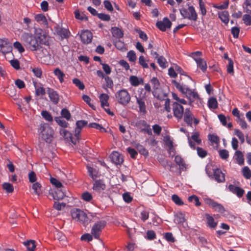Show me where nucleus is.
Instances as JSON below:
<instances>
[{"instance_id":"17","label":"nucleus","mask_w":251,"mask_h":251,"mask_svg":"<svg viewBox=\"0 0 251 251\" xmlns=\"http://www.w3.org/2000/svg\"><path fill=\"white\" fill-rule=\"evenodd\" d=\"M228 189L230 192L236 195L239 198H241L245 193L243 189L232 184L228 186Z\"/></svg>"},{"instance_id":"63","label":"nucleus","mask_w":251,"mask_h":251,"mask_svg":"<svg viewBox=\"0 0 251 251\" xmlns=\"http://www.w3.org/2000/svg\"><path fill=\"white\" fill-rule=\"evenodd\" d=\"M50 181L52 185H54L57 188H60L62 186V183L55 178L51 177L50 178Z\"/></svg>"},{"instance_id":"64","label":"nucleus","mask_w":251,"mask_h":251,"mask_svg":"<svg viewBox=\"0 0 251 251\" xmlns=\"http://www.w3.org/2000/svg\"><path fill=\"white\" fill-rule=\"evenodd\" d=\"M36 94L38 96H43L45 94V89L41 86H35Z\"/></svg>"},{"instance_id":"29","label":"nucleus","mask_w":251,"mask_h":251,"mask_svg":"<svg viewBox=\"0 0 251 251\" xmlns=\"http://www.w3.org/2000/svg\"><path fill=\"white\" fill-rule=\"evenodd\" d=\"M78 221L85 226L89 224L90 222V220L88 215L85 212L82 211V212H81V214H80V216L79 217V219Z\"/></svg>"},{"instance_id":"16","label":"nucleus","mask_w":251,"mask_h":251,"mask_svg":"<svg viewBox=\"0 0 251 251\" xmlns=\"http://www.w3.org/2000/svg\"><path fill=\"white\" fill-rule=\"evenodd\" d=\"M111 161L116 164H121L123 162V158L121 154L117 151H113L110 155Z\"/></svg>"},{"instance_id":"41","label":"nucleus","mask_w":251,"mask_h":251,"mask_svg":"<svg viewBox=\"0 0 251 251\" xmlns=\"http://www.w3.org/2000/svg\"><path fill=\"white\" fill-rule=\"evenodd\" d=\"M172 200L177 205H182L184 204L181 198L176 194H174L172 196Z\"/></svg>"},{"instance_id":"22","label":"nucleus","mask_w":251,"mask_h":251,"mask_svg":"<svg viewBox=\"0 0 251 251\" xmlns=\"http://www.w3.org/2000/svg\"><path fill=\"white\" fill-rule=\"evenodd\" d=\"M194 60L197 63V66L200 68L203 72H205L207 69V64L206 62L200 57L194 58Z\"/></svg>"},{"instance_id":"13","label":"nucleus","mask_w":251,"mask_h":251,"mask_svg":"<svg viewBox=\"0 0 251 251\" xmlns=\"http://www.w3.org/2000/svg\"><path fill=\"white\" fill-rule=\"evenodd\" d=\"M156 25L161 31H165L171 27L172 23L168 18H164L162 21H158Z\"/></svg>"},{"instance_id":"31","label":"nucleus","mask_w":251,"mask_h":251,"mask_svg":"<svg viewBox=\"0 0 251 251\" xmlns=\"http://www.w3.org/2000/svg\"><path fill=\"white\" fill-rule=\"evenodd\" d=\"M56 32L57 34L60 36L62 39L67 38L69 36L70 32L65 28H59Z\"/></svg>"},{"instance_id":"60","label":"nucleus","mask_w":251,"mask_h":251,"mask_svg":"<svg viewBox=\"0 0 251 251\" xmlns=\"http://www.w3.org/2000/svg\"><path fill=\"white\" fill-rule=\"evenodd\" d=\"M197 150L198 155L201 158L205 157L207 154V151L202 148L198 147Z\"/></svg>"},{"instance_id":"40","label":"nucleus","mask_w":251,"mask_h":251,"mask_svg":"<svg viewBox=\"0 0 251 251\" xmlns=\"http://www.w3.org/2000/svg\"><path fill=\"white\" fill-rule=\"evenodd\" d=\"M82 211H83L78 209L73 210L71 212L72 218L78 221Z\"/></svg>"},{"instance_id":"3","label":"nucleus","mask_w":251,"mask_h":251,"mask_svg":"<svg viewBox=\"0 0 251 251\" xmlns=\"http://www.w3.org/2000/svg\"><path fill=\"white\" fill-rule=\"evenodd\" d=\"M40 137L47 143H50L53 139L54 131L52 127L47 124L40 125L38 129Z\"/></svg>"},{"instance_id":"24","label":"nucleus","mask_w":251,"mask_h":251,"mask_svg":"<svg viewBox=\"0 0 251 251\" xmlns=\"http://www.w3.org/2000/svg\"><path fill=\"white\" fill-rule=\"evenodd\" d=\"M111 33L114 38L120 39L123 37L124 33L119 28L117 27H112Z\"/></svg>"},{"instance_id":"52","label":"nucleus","mask_w":251,"mask_h":251,"mask_svg":"<svg viewBox=\"0 0 251 251\" xmlns=\"http://www.w3.org/2000/svg\"><path fill=\"white\" fill-rule=\"evenodd\" d=\"M89 127L91 128H94L97 129H98L102 132H105V129L104 127H103L101 125L99 124L96 123H90L89 125Z\"/></svg>"},{"instance_id":"18","label":"nucleus","mask_w":251,"mask_h":251,"mask_svg":"<svg viewBox=\"0 0 251 251\" xmlns=\"http://www.w3.org/2000/svg\"><path fill=\"white\" fill-rule=\"evenodd\" d=\"M136 101L139 109V112L143 115L146 114L147 110L145 99L143 98L136 97Z\"/></svg>"},{"instance_id":"12","label":"nucleus","mask_w":251,"mask_h":251,"mask_svg":"<svg viewBox=\"0 0 251 251\" xmlns=\"http://www.w3.org/2000/svg\"><path fill=\"white\" fill-rule=\"evenodd\" d=\"M11 47L8 40L6 38L0 39V51L3 54L10 52Z\"/></svg>"},{"instance_id":"59","label":"nucleus","mask_w":251,"mask_h":251,"mask_svg":"<svg viewBox=\"0 0 251 251\" xmlns=\"http://www.w3.org/2000/svg\"><path fill=\"white\" fill-rule=\"evenodd\" d=\"M227 72L230 74L234 73L233 62L232 59H229L228 64L227 66Z\"/></svg>"},{"instance_id":"58","label":"nucleus","mask_w":251,"mask_h":251,"mask_svg":"<svg viewBox=\"0 0 251 251\" xmlns=\"http://www.w3.org/2000/svg\"><path fill=\"white\" fill-rule=\"evenodd\" d=\"M14 47L20 53H22L25 51V49L23 47L21 43L19 42L16 41L13 44Z\"/></svg>"},{"instance_id":"44","label":"nucleus","mask_w":251,"mask_h":251,"mask_svg":"<svg viewBox=\"0 0 251 251\" xmlns=\"http://www.w3.org/2000/svg\"><path fill=\"white\" fill-rule=\"evenodd\" d=\"M139 217L143 222L146 221L149 219V212L146 209L142 210L140 211Z\"/></svg>"},{"instance_id":"2","label":"nucleus","mask_w":251,"mask_h":251,"mask_svg":"<svg viewBox=\"0 0 251 251\" xmlns=\"http://www.w3.org/2000/svg\"><path fill=\"white\" fill-rule=\"evenodd\" d=\"M172 83L177 89L182 94H185L186 97L189 99L190 103L199 99L198 93L190 89L187 85L180 84L175 80H173Z\"/></svg>"},{"instance_id":"46","label":"nucleus","mask_w":251,"mask_h":251,"mask_svg":"<svg viewBox=\"0 0 251 251\" xmlns=\"http://www.w3.org/2000/svg\"><path fill=\"white\" fill-rule=\"evenodd\" d=\"M55 121L59 126L63 127H66L68 126V123L66 121L63 120L61 117H56L55 118Z\"/></svg>"},{"instance_id":"4","label":"nucleus","mask_w":251,"mask_h":251,"mask_svg":"<svg viewBox=\"0 0 251 251\" xmlns=\"http://www.w3.org/2000/svg\"><path fill=\"white\" fill-rule=\"evenodd\" d=\"M34 35L37 39L39 45H44L49 46L50 44L49 37L46 32L41 28H35L34 31Z\"/></svg>"},{"instance_id":"35","label":"nucleus","mask_w":251,"mask_h":251,"mask_svg":"<svg viewBox=\"0 0 251 251\" xmlns=\"http://www.w3.org/2000/svg\"><path fill=\"white\" fill-rule=\"evenodd\" d=\"M34 193L39 196L41 194V185L39 182H35L32 185Z\"/></svg>"},{"instance_id":"57","label":"nucleus","mask_w":251,"mask_h":251,"mask_svg":"<svg viewBox=\"0 0 251 251\" xmlns=\"http://www.w3.org/2000/svg\"><path fill=\"white\" fill-rule=\"evenodd\" d=\"M81 197L84 201L88 202L90 201L93 199L92 195L88 192L83 193Z\"/></svg>"},{"instance_id":"38","label":"nucleus","mask_w":251,"mask_h":251,"mask_svg":"<svg viewBox=\"0 0 251 251\" xmlns=\"http://www.w3.org/2000/svg\"><path fill=\"white\" fill-rule=\"evenodd\" d=\"M157 61L160 67L164 69L167 67V62L163 56H160L158 57L157 59Z\"/></svg>"},{"instance_id":"62","label":"nucleus","mask_w":251,"mask_h":251,"mask_svg":"<svg viewBox=\"0 0 251 251\" xmlns=\"http://www.w3.org/2000/svg\"><path fill=\"white\" fill-rule=\"evenodd\" d=\"M243 21L247 25H251V16L249 14H245L243 17Z\"/></svg>"},{"instance_id":"50","label":"nucleus","mask_w":251,"mask_h":251,"mask_svg":"<svg viewBox=\"0 0 251 251\" xmlns=\"http://www.w3.org/2000/svg\"><path fill=\"white\" fill-rule=\"evenodd\" d=\"M188 200L189 201L193 202L196 206H200L201 205L199 198L195 195L190 196L188 198Z\"/></svg>"},{"instance_id":"42","label":"nucleus","mask_w":251,"mask_h":251,"mask_svg":"<svg viewBox=\"0 0 251 251\" xmlns=\"http://www.w3.org/2000/svg\"><path fill=\"white\" fill-rule=\"evenodd\" d=\"M135 126L139 129L144 130L146 127L149 126L145 120H141L136 122Z\"/></svg>"},{"instance_id":"32","label":"nucleus","mask_w":251,"mask_h":251,"mask_svg":"<svg viewBox=\"0 0 251 251\" xmlns=\"http://www.w3.org/2000/svg\"><path fill=\"white\" fill-rule=\"evenodd\" d=\"M235 159L239 165H243L244 163V156L240 151H236L235 153Z\"/></svg>"},{"instance_id":"47","label":"nucleus","mask_w":251,"mask_h":251,"mask_svg":"<svg viewBox=\"0 0 251 251\" xmlns=\"http://www.w3.org/2000/svg\"><path fill=\"white\" fill-rule=\"evenodd\" d=\"M62 117L65 118L67 120H69L71 119V115L69 111L66 108H63L61 112Z\"/></svg>"},{"instance_id":"10","label":"nucleus","mask_w":251,"mask_h":251,"mask_svg":"<svg viewBox=\"0 0 251 251\" xmlns=\"http://www.w3.org/2000/svg\"><path fill=\"white\" fill-rule=\"evenodd\" d=\"M205 203L213 208L215 211L220 213H224L225 212V209L223 205L218 203L213 200L207 198L205 199Z\"/></svg>"},{"instance_id":"53","label":"nucleus","mask_w":251,"mask_h":251,"mask_svg":"<svg viewBox=\"0 0 251 251\" xmlns=\"http://www.w3.org/2000/svg\"><path fill=\"white\" fill-rule=\"evenodd\" d=\"M127 57L128 60L130 62H134L136 60V55L134 51L130 50L128 52Z\"/></svg>"},{"instance_id":"49","label":"nucleus","mask_w":251,"mask_h":251,"mask_svg":"<svg viewBox=\"0 0 251 251\" xmlns=\"http://www.w3.org/2000/svg\"><path fill=\"white\" fill-rule=\"evenodd\" d=\"M208 139L211 142L213 143L219 144L220 142V139L217 135L214 134L208 135Z\"/></svg>"},{"instance_id":"26","label":"nucleus","mask_w":251,"mask_h":251,"mask_svg":"<svg viewBox=\"0 0 251 251\" xmlns=\"http://www.w3.org/2000/svg\"><path fill=\"white\" fill-rule=\"evenodd\" d=\"M35 19L37 22L44 25H48L47 20L45 15L43 14L36 15L35 16Z\"/></svg>"},{"instance_id":"9","label":"nucleus","mask_w":251,"mask_h":251,"mask_svg":"<svg viewBox=\"0 0 251 251\" xmlns=\"http://www.w3.org/2000/svg\"><path fill=\"white\" fill-rule=\"evenodd\" d=\"M187 137L189 146L191 148L195 150V145H200L201 143V140L200 137V134L198 132H195L192 133L191 137H190L189 134H187Z\"/></svg>"},{"instance_id":"23","label":"nucleus","mask_w":251,"mask_h":251,"mask_svg":"<svg viewBox=\"0 0 251 251\" xmlns=\"http://www.w3.org/2000/svg\"><path fill=\"white\" fill-rule=\"evenodd\" d=\"M99 99L102 107L104 108L105 107H108L109 106V103L108 102L109 96L108 95L102 94L100 96Z\"/></svg>"},{"instance_id":"51","label":"nucleus","mask_w":251,"mask_h":251,"mask_svg":"<svg viewBox=\"0 0 251 251\" xmlns=\"http://www.w3.org/2000/svg\"><path fill=\"white\" fill-rule=\"evenodd\" d=\"M234 134L239 138L241 144L245 142L244 135L239 129H235L234 130Z\"/></svg>"},{"instance_id":"15","label":"nucleus","mask_w":251,"mask_h":251,"mask_svg":"<svg viewBox=\"0 0 251 251\" xmlns=\"http://www.w3.org/2000/svg\"><path fill=\"white\" fill-rule=\"evenodd\" d=\"M80 38L84 44H89L92 41L93 34L90 31L86 30L81 32Z\"/></svg>"},{"instance_id":"54","label":"nucleus","mask_w":251,"mask_h":251,"mask_svg":"<svg viewBox=\"0 0 251 251\" xmlns=\"http://www.w3.org/2000/svg\"><path fill=\"white\" fill-rule=\"evenodd\" d=\"M164 141L170 150L173 149V143L169 136H167L165 137Z\"/></svg>"},{"instance_id":"56","label":"nucleus","mask_w":251,"mask_h":251,"mask_svg":"<svg viewBox=\"0 0 251 251\" xmlns=\"http://www.w3.org/2000/svg\"><path fill=\"white\" fill-rule=\"evenodd\" d=\"M199 2L201 14L202 16H204L206 15L207 12L205 8V4L202 1V0H199Z\"/></svg>"},{"instance_id":"25","label":"nucleus","mask_w":251,"mask_h":251,"mask_svg":"<svg viewBox=\"0 0 251 251\" xmlns=\"http://www.w3.org/2000/svg\"><path fill=\"white\" fill-rule=\"evenodd\" d=\"M205 216L208 226L211 228H215L217 223L215 222L213 217L209 214H206Z\"/></svg>"},{"instance_id":"5","label":"nucleus","mask_w":251,"mask_h":251,"mask_svg":"<svg viewBox=\"0 0 251 251\" xmlns=\"http://www.w3.org/2000/svg\"><path fill=\"white\" fill-rule=\"evenodd\" d=\"M117 101L123 105H127L130 101V95L126 89H122L115 94Z\"/></svg>"},{"instance_id":"30","label":"nucleus","mask_w":251,"mask_h":251,"mask_svg":"<svg viewBox=\"0 0 251 251\" xmlns=\"http://www.w3.org/2000/svg\"><path fill=\"white\" fill-rule=\"evenodd\" d=\"M129 81L130 84L132 86L135 87L138 86L140 84V82H143L142 79L140 80L135 75H131L129 77Z\"/></svg>"},{"instance_id":"27","label":"nucleus","mask_w":251,"mask_h":251,"mask_svg":"<svg viewBox=\"0 0 251 251\" xmlns=\"http://www.w3.org/2000/svg\"><path fill=\"white\" fill-rule=\"evenodd\" d=\"M54 74L56 75L58 79H59V82L62 83L64 82V78L65 76L64 73L59 68H56L54 69L53 71Z\"/></svg>"},{"instance_id":"1","label":"nucleus","mask_w":251,"mask_h":251,"mask_svg":"<svg viewBox=\"0 0 251 251\" xmlns=\"http://www.w3.org/2000/svg\"><path fill=\"white\" fill-rule=\"evenodd\" d=\"M22 41L24 46L31 51H35L39 50L41 48L39 45L37 39L35 35L31 33H24L22 35Z\"/></svg>"},{"instance_id":"36","label":"nucleus","mask_w":251,"mask_h":251,"mask_svg":"<svg viewBox=\"0 0 251 251\" xmlns=\"http://www.w3.org/2000/svg\"><path fill=\"white\" fill-rule=\"evenodd\" d=\"M24 245L26 247L27 250L29 251H34L36 247L35 241L33 240H30L25 242H24Z\"/></svg>"},{"instance_id":"34","label":"nucleus","mask_w":251,"mask_h":251,"mask_svg":"<svg viewBox=\"0 0 251 251\" xmlns=\"http://www.w3.org/2000/svg\"><path fill=\"white\" fill-rule=\"evenodd\" d=\"M175 161L176 163L179 165L180 168L181 169H183L184 168H186L185 164L184 162L183 159L181 158L180 156L176 155L175 156Z\"/></svg>"},{"instance_id":"55","label":"nucleus","mask_w":251,"mask_h":251,"mask_svg":"<svg viewBox=\"0 0 251 251\" xmlns=\"http://www.w3.org/2000/svg\"><path fill=\"white\" fill-rule=\"evenodd\" d=\"M41 115L47 121L49 122L52 121V117L49 112L46 110L42 111L41 112Z\"/></svg>"},{"instance_id":"11","label":"nucleus","mask_w":251,"mask_h":251,"mask_svg":"<svg viewBox=\"0 0 251 251\" xmlns=\"http://www.w3.org/2000/svg\"><path fill=\"white\" fill-rule=\"evenodd\" d=\"M172 108L174 116L178 120L181 119L184 114L183 106L177 102H174L172 104Z\"/></svg>"},{"instance_id":"21","label":"nucleus","mask_w":251,"mask_h":251,"mask_svg":"<svg viewBox=\"0 0 251 251\" xmlns=\"http://www.w3.org/2000/svg\"><path fill=\"white\" fill-rule=\"evenodd\" d=\"M49 97L54 104H57L59 101V96L57 92L52 89L48 91Z\"/></svg>"},{"instance_id":"33","label":"nucleus","mask_w":251,"mask_h":251,"mask_svg":"<svg viewBox=\"0 0 251 251\" xmlns=\"http://www.w3.org/2000/svg\"><path fill=\"white\" fill-rule=\"evenodd\" d=\"M66 196V194L62 190H58L53 194V198L55 200H62Z\"/></svg>"},{"instance_id":"61","label":"nucleus","mask_w":251,"mask_h":251,"mask_svg":"<svg viewBox=\"0 0 251 251\" xmlns=\"http://www.w3.org/2000/svg\"><path fill=\"white\" fill-rule=\"evenodd\" d=\"M219 155L223 159H226L229 157L228 151L225 149L219 151Z\"/></svg>"},{"instance_id":"7","label":"nucleus","mask_w":251,"mask_h":251,"mask_svg":"<svg viewBox=\"0 0 251 251\" xmlns=\"http://www.w3.org/2000/svg\"><path fill=\"white\" fill-rule=\"evenodd\" d=\"M181 16L184 19H188L190 20L196 21L197 20L198 16L195 8L193 6H190L188 9L182 8L180 10Z\"/></svg>"},{"instance_id":"6","label":"nucleus","mask_w":251,"mask_h":251,"mask_svg":"<svg viewBox=\"0 0 251 251\" xmlns=\"http://www.w3.org/2000/svg\"><path fill=\"white\" fill-rule=\"evenodd\" d=\"M106 222L104 220H101L95 223L92 227L91 233L94 238L96 239H100L102 230L105 227Z\"/></svg>"},{"instance_id":"28","label":"nucleus","mask_w":251,"mask_h":251,"mask_svg":"<svg viewBox=\"0 0 251 251\" xmlns=\"http://www.w3.org/2000/svg\"><path fill=\"white\" fill-rule=\"evenodd\" d=\"M219 17L225 24H227L229 22V14L226 11L219 12Z\"/></svg>"},{"instance_id":"37","label":"nucleus","mask_w":251,"mask_h":251,"mask_svg":"<svg viewBox=\"0 0 251 251\" xmlns=\"http://www.w3.org/2000/svg\"><path fill=\"white\" fill-rule=\"evenodd\" d=\"M2 188L4 190H5L7 193H11L14 191V188L13 185L8 182H4L2 184Z\"/></svg>"},{"instance_id":"8","label":"nucleus","mask_w":251,"mask_h":251,"mask_svg":"<svg viewBox=\"0 0 251 251\" xmlns=\"http://www.w3.org/2000/svg\"><path fill=\"white\" fill-rule=\"evenodd\" d=\"M183 115L184 121L188 126H192L193 122H194L195 125H197L200 122V121L198 119L194 117L193 113L188 108L185 109Z\"/></svg>"},{"instance_id":"45","label":"nucleus","mask_w":251,"mask_h":251,"mask_svg":"<svg viewBox=\"0 0 251 251\" xmlns=\"http://www.w3.org/2000/svg\"><path fill=\"white\" fill-rule=\"evenodd\" d=\"M175 222L177 224L184 223L185 222L184 215L181 213L176 214L175 218Z\"/></svg>"},{"instance_id":"39","label":"nucleus","mask_w":251,"mask_h":251,"mask_svg":"<svg viewBox=\"0 0 251 251\" xmlns=\"http://www.w3.org/2000/svg\"><path fill=\"white\" fill-rule=\"evenodd\" d=\"M208 106L210 108L216 109L218 106L217 100L215 98H211L208 101Z\"/></svg>"},{"instance_id":"19","label":"nucleus","mask_w":251,"mask_h":251,"mask_svg":"<svg viewBox=\"0 0 251 251\" xmlns=\"http://www.w3.org/2000/svg\"><path fill=\"white\" fill-rule=\"evenodd\" d=\"M106 185L102 180H98L95 181L93 184V189L97 192H101L105 189Z\"/></svg>"},{"instance_id":"20","label":"nucleus","mask_w":251,"mask_h":251,"mask_svg":"<svg viewBox=\"0 0 251 251\" xmlns=\"http://www.w3.org/2000/svg\"><path fill=\"white\" fill-rule=\"evenodd\" d=\"M60 134L65 139L70 140L75 145L76 144V141L74 140V138L72 137V134L66 129L61 128Z\"/></svg>"},{"instance_id":"48","label":"nucleus","mask_w":251,"mask_h":251,"mask_svg":"<svg viewBox=\"0 0 251 251\" xmlns=\"http://www.w3.org/2000/svg\"><path fill=\"white\" fill-rule=\"evenodd\" d=\"M243 175L247 179H250L251 177V171L248 167H245L243 168Z\"/></svg>"},{"instance_id":"14","label":"nucleus","mask_w":251,"mask_h":251,"mask_svg":"<svg viewBox=\"0 0 251 251\" xmlns=\"http://www.w3.org/2000/svg\"><path fill=\"white\" fill-rule=\"evenodd\" d=\"M213 178L218 183H222L225 181V175L220 169H216L213 171Z\"/></svg>"},{"instance_id":"43","label":"nucleus","mask_w":251,"mask_h":251,"mask_svg":"<svg viewBox=\"0 0 251 251\" xmlns=\"http://www.w3.org/2000/svg\"><path fill=\"white\" fill-rule=\"evenodd\" d=\"M73 83L80 90H83L85 88L84 83L77 78L73 79Z\"/></svg>"}]
</instances>
